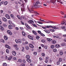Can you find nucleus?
Here are the masks:
<instances>
[{
  "label": "nucleus",
  "instance_id": "de8ad7c7",
  "mask_svg": "<svg viewBox=\"0 0 66 66\" xmlns=\"http://www.w3.org/2000/svg\"><path fill=\"white\" fill-rule=\"evenodd\" d=\"M62 58H60L59 59V62H61V61H62Z\"/></svg>",
  "mask_w": 66,
  "mask_h": 66
},
{
  "label": "nucleus",
  "instance_id": "ddd939ff",
  "mask_svg": "<svg viewBox=\"0 0 66 66\" xmlns=\"http://www.w3.org/2000/svg\"><path fill=\"white\" fill-rule=\"evenodd\" d=\"M12 54H13V55H16V52L14 51H13L12 52Z\"/></svg>",
  "mask_w": 66,
  "mask_h": 66
},
{
  "label": "nucleus",
  "instance_id": "4d7b16f0",
  "mask_svg": "<svg viewBox=\"0 0 66 66\" xmlns=\"http://www.w3.org/2000/svg\"><path fill=\"white\" fill-rule=\"evenodd\" d=\"M48 61L47 60H46L45 61V62L46 63H48Z\"/></svg>",
  "mask_w": 66,
  "mask_h": 66
},
{
  "label": "nucleus",
  "instance_id": "c85d7f7f",
  "mask_svg": "<svg viewBox=\"0 0 66 66\" xmlns=\"http://www.w3.org/2000/svg\"><path fill=\"white\" fill-rule=\"evenodd\" d=\"M22 34L23 36H25L26 34L24 32H22Z\"/></svg>",
  "mask_w": 66,
  "mask_h": 66
},
{
  "label": "nucleus",
  "instance_id": "79ce46f5",
  "mask_svg": "<svg viewBox=\"0 0 66 66\" xmlns=\"http://www.w3.org/2000/svg\"><path fill=\"white\" fill-rule=\"evenodd\" d=\"M26 49L27 50H29V47L28 46H26Z\"/></svg>",
  "mask_w": 66,
  "mask_h": 66
},
{
  "label": "nucleus",
  "instance_id": "13d9d810",
  "mask_svg": "<svg viewBox=\"0 0 66 66\" xmlns=\"http://www.w3.org/2000/svg\"><path fill=\"white\" fill-rule=\"evenodd\" d=\"M65 43H63L61 44V45L63 46H64L65 45Z\"/></svg>",
  "mask_w": 66,
  "mask_h": 66
},
{
  "label": "nucleus",
  "instance_id": "3c124183",
  "mask_svg": "<svg viewBox=\"0 0 66 66\" xmlns=\"http://www.w3.org/2000/svg\"><path fill=\"white\" fill-rule=\"evenodd\" d=\"M18 62H19L21 63V62H22V61H21V59H19L18 60Z\"/></svg>",
  "mask_w": 66,
  "mask_h": 66
},
{
  "label": "nucleus",
  "instance_id": "680f3d73",
  "mask_svg": "<svg viewBox=\"0 0 66 66\" xmlns=\"http://www.w3.org/2000/svg\"><path fill=\"white\" fill-rule=\"evenodd\" d=\"M42 55L43 56H45V54H44V53H42Z\"/></svg>",
  "mask_w": 66,
  "mask_h": 66
},
{
  "label": "nucleus",
  "instance_id": "0eeeda50",
  "mask_svg": "<svg viewBox=\"0 0 66 66\" xmlns=\"http://www.w3.org/2000/svg\"><path fill=\"white\" fill-rule=\"evenodd\" d=\"M5 47L7 48H8V49H11V47H10V46H9V45H8L6 44L5 45Z\"/></svg>",
  "mask_w": 66,
  "mask_h": 66
},
{
  "label": "nucleus",
  "instance_id": "49530a36",
  "mask_svg": "<svg viewBox=\"0 0 66 66\" xmlns=\"http://www.w3.org/2000/svg\"><path fill=\"white\" fill-rule=\"evenodd\" d=\"M38 32L39 34H40L42 33L41 32V31H40L38 30Z\"/></svg>",
  "mask_w": 66,
  "mask_h": 66
},
{
  "label": "nucleus",
  "instance_id": "f257e3e1",
  "mask_svg": "<svg viewBox=\"0 0 66 66\" xmlns=\"http://www.w3.org/2000/svg\"><path fill=\"white\" fill-rule=\"evenodd\" d=\"M40 4V3H39V1H37L35 3H34V5L35 7V8H36V7H38V4Z\"/></svg>",
  "mask_w": 66,
  "mask_h": 66
},
{
  "label": "nucleus",
  "instance_id": "9b49d317",
  "mask_svg": "<svg viewBox=\"0 0 66 66\" xmlns=\"http://www.w3.org/2000/svg\"><path fill=\"white\" fill-rule=\"evenodd\" d=\"M56 1V0H51V2L54 3Z\"/></svg>",
  "mask_w": 66,
  "mask_h": 66
},
{
  "label": "nucleus",
  "instance_id": "a878e982",
  "mask_svg": "<svg viewBox=\"0 0 66 66\" xmlns=\"http://www.w3.org/2000/svg\"><path fill=\"white\" fill-rule=\"evenodd\" d=\"M56 1H57V2H60V3L62 4V2L61 1V0H56Z\"/></svg>",
  "mask_w": 66,
  "mask_h": 66
},
{
  "label": "nucleus",
  "instance_id": "338daca9",
  "mask_svg": "<svg viewBox=\"0 0 66 66\" xmlns=\"http://www.w3.org/2000/svg\"><path fill=\"white\" fill-rule=\"evenodd\" d=\"M41 46L42 47H44L45 46L44 45H43V44H41Z\"/></svg>",
  "mask_w": 66,
  "mask_h": 66
},
{
  "label": "nucleus",
  "instance_id": "a211bd4d",
  "mask_svg": "<svg viewBox=\"0 0 66 66\" xmlns=\"http://www.w3.org/2000/svg\"><path fill=\"white\" fill-rule=\"evenodd\" d=\"M44 31L47 33H50V31L48 30H45Z\"/></svg>",
  "mask_w": 66,
  "mask_h": 66
},
{
  "label": "nucleus",
  "instance_id": "c9c22d12",
  "mask_svg": "<svg viewBox=\"0 0 66 66\" xmlns=\"http://www.w3.org/2000/svg\"><path fill=\"white\" fill-rule=\"evenodd\" d=\"M65 23V21H63L62 22H61V24H64V23Z\"/></svg>",
  "mask_w": 66,
  "mask_h": 66
},
{
  "label": "nucleus",
  "instance_id": "c03bdc74",
  "mask_svg": "<svg viewBox=\"0 0 66 66\" xmlns=\"http://www.w3.org/2000/svg\"><path fill=\"white\" fill-rule=\"evenodd\" d=\"M34 54L35 55H36L37 54V52H35L34 53Z\"/></svg>",
  "mask_w": 66,
  "mask_h": 66
},
{
  "label": "nucleus",
  "instance_id": "09e8293b",
  "mask_svg": "<svg viewBox=\"0 0 66 66\" xmlns=\"http://www.w3.org/2000/svg\"><path fill=\"white\" fill-rule=\"evenodd\" d=\"M41 41L42 43H45V40L42 39V40Z\"/></svg>",
  "mask_w": 66,
  "mask_h": 66
},
{
  "label": "nucleus",
  "instance_id": "e433bc0d",
  "mask_svg": "<svg viewBox=\"0 0 66 66\" xmlns=\"http://www.w3.org/2000/svg\"><path fill=\"white\" fill-rule=\"evenodd\" d=\"M22 51L23 52H24V48L23 47H22Z\"/></svg>",
  "mask_w": 66,
  "mask_h": 66
},
{
  "label": "nucleus",
  "instance_id": "473e14b6",
  "mask_svg": "<svg viewBox=\"0 0 66 66\" xmlns=\"http://www.w3.org/2000/svg\"><path fill=\"white\" fill-rule=\"evenodd\" d=\"M3 66H7V64L6 63H4L3 64Z\"/></svg>",
  "mask_w": 66,
  "mask_h": 66
},
{
  "label": "nucleus",
  "instance_id": "412c9836",
  "mask_svg": "<svg viewBox=\"0 0 66 66\" xmlns=\"http://www.w3.org/2000/svg\"><path fill=\"white\" fill-rule=\"evenodd\" d=\"M27 61L29 63H31V60L30 59H27Z\"/></svg>",
  "mask_w": 66,
  "mask_h": 66
},
{
  "label": "nucleus",
  "instance_id": "f704fd0d",
  "mask_svg": "<svg viewBox=\"0 0 66 66\" xmlns=\"http://www.w3.org/2000/svg\"><path fill=\"white\" fill-rule=\"evenodd\" d=\"M37 22H38V23H39V24H42L43 23V22L40 21H38Z\"/></svg>",
  "mask_w": 66,
  "mask_h": 66
},
{
  "label": "nucleus",
  "instance_id": "4468645a",
  "mask_svg": "<svg viewBox=\"0 0 66 66\" xmlns=\"http://www.w3.org/2000/svg\"><path fill=\"white\" fill-rule=\"evenodd\" d=\"M28 37L29 38H30V39H31V40H33V37L30 36H28Z\"/></svg>",
  "mask_w": 66,
  "mask_h": 66
},
{
  "label": "nucleus",
  "instance_id": "603ef678",
  "mask_svg": "<svg viewBox=\"0 0 66 66\" xmlns=\"http://www.w3.org/2000/svg\"><path fill=\"white\" fill-rule=\"evenodd\" d=\"M11 17H14V15L12 14L11 15Z\"/></svg>",
  "mask_w": 66,
  "mask_h": 66
},
{
  "label": "nucleus",
  "instance_id": "bb28decb",
  "mask_svg": "<svg viewBox=\"0 0 66 66\" xmlns=\"http://www.w3.org/2000/svg\"><path fill=\"white\" fill-rule=\"evenodd\" d=\"M4 3L5 5H6L7 4V2L5 1Z\"/></svg>",
  "mask_w": 66,
  "mask_h": 66
},
{
  "label": "nucleus",
  "instance_id": "c756f323",
  "mask_svg": "<svg viewBox=\"0 0 66 66\" xmlns=\"http://www.w3.org/2000/svg\"><path fill=\"white\" fill-rule=\"evenodd\" d=\"M50 31H51V32H54V31H55V30H54L53 29H50Z\"/></svg>",
  "mask_w": 66,
  "mask_h": 66
},
{
  "label": "nucleus",
  "instance_id": "4be33fe9",
  "mask_svg": "<svg viewBox=\"0 0 66 66\" xmlns=\"http://www.w3.org/2000/svg\"><path fill=\"white\" fill-rule=\"evenodd\" d=\"M32 33H33L34 34H35V35H37V33H36V32H35V31L33 30H32Z\"/></svg>",
  "mask_w": 66,
  "mask_h": 66
},
{
  "label": "nucleus",
  "instance_id": "cd10ccee",
  "mask_svg": "<svg viewBox=\"0 0 66 66\" xmlns=\"http://www.w3.org/2000/svg\"><path fill=\"white\" fill-rule=\"evenodd\" d=\"M39 21H42V22H46V21H44V20H42L40 19Z\"/></svg>",
  "mask_w": 66,
  "mask_h": 66
},
{
  "label": "nucleus",
  "instance_id": "2f4dec72",
  "mask_svg": "<svg viewBox=\"0 0 66 66\" xmlns=\"http://www.w3.org/2000/svg\"><path fill=\"white\" fill-rule=\"evenodd\" d=\"M55 47L56 48H59V47H60V45H55Z\"/></svg>",
  "mask_w": 66,
  "mask_h": 66
},
{
  "label": "nucleus",
  "instance_id": "5fc2aeb1",
  "mask_svg": "<svg viewBox=\"0 0 66 66\" xmlns=\"http://www.w3.org/2000/svg\"><path fill=\"white\" fill-rule=\"evenodd\" d=\"M45 28H49L50 26H46L45 27Z\"/></svg>",
  "mask_w": 66,
  "mask_h": 66
},
{
  "label": "nucleus",
  "instance_id": "6e6552de",
  "mask_svg": "<svg viewBox=\"0 0 66 66\" xmlns=\"http://www.w3.org/2000/svg\"><path fill=\"white\" fill-rule=\"evenodd\" d=\"M5 17L7 18V19H11V18H10L9 15L7 14H6L5 15Z\"/></svg>",
  "mask_w": 66,
  "mask_h": 66
},
{
  "label": "nucleus",
  "instance_id": "7ed1b4c3",
  "mask_svg": "<svg viewBox=\"0 0 66 66\" xmlns=\"http://www.w3.org/2000/svg\"><path fill=\"white\" fill-rule=\"evenodd\" d=\"M15 42L16 43H19V44H21L22 43V42L21 39H19L18 40L15 39Z\"/></svg>",
  "mask_w": 66,
  "mask_h": 66
},
{
  "label": "nucleus",
  "instance_id": "b1692460",
  "mask_svg": "<svg viewBox=\"0 0 66 66\" xmlns=\"http://www.w3.org/2000/svg\"><path fill=\"white\" fill-rule=\"evenodd\" d=\"M60 54L61 55H62L63 54V51H61L60 52Z\"/></svg>",
  "mask_w": 66,
  "mask_h": 66
},
{
  "label": "nucleus",
  "instance_id": "5701e85b",
  "mask_svg": "<svg viewBox=\"0 0 66 66\" xmlns=\"http://www.w3.org/2000/svg\"><path fill=\"white\" fill-rule=\"evenodd\" d=\"M3 20L4 21H7V20L5 18H3Z\"/></svg>",
  "mask_w": 66,
  "mask_h": 66
},
{
  "label": "nucleus",
  "instance_id": "aec40b11",
  "mask_svg": "<svg viewBox=\"0 0 66 66\" xmlns=\"http://www.w3.org/2000/svg\"><path fill=\"white\" fill-rule=\"evenodd\" d=\"M4 38L6 40H7L8 39L7 37L6 36H4Z\"/></svg>",
  "mask_w": 66,
  "mask_h": 66
},
{
  "label": "nucleus",
  "instance_id": "7c9ffc66",
  "mask_svg": "<svg viewBox=\"0 0 66 66\" xmlns=\"http://www.w3.org/2000/svg\"><path fill=\"white\" fill-rule=\"evenodd\" d=\"M36 37L37 39H39V38H40V37L38 36H36Z\"/></svg>",
  "mask_w": 66,
  "mask_h": 66
},
{
  "label": "nucleus",
  "instance_id": "774afa93",
  "mask_svg": "<svg viewBox=\"0 0 66 66\" xmlns=\"http://www.w3.org/2000/svg\"><path fill=\"white\" fill-rule=\"evenodd\" d=\"M23 62L24 63H26V61H25L24 60H23Z\"/></svg>",
  "mask_w": 66,
  "mask_h": 66
},
{
  "label": "nucleus",
  "instance_id": "864d4df0",
  "mask_svg": "<svg viewBox=\"0 0 66 66\" xmlns=\"http://www.w3.org/2000/svg\"><path fill=\"white\" fill-rule=\"evenodd\" d=\"M33 26H34V27H37V26H36L35 24H32Z\"/></svg>",
  "mask_w": 66,
  "mask_h": 66
},
{
  "label": "nucleus",
  "instance_id": "20e7f679",
  "mask_svg": "<svg viewBox=\"0 0 66 66\" xmlns=\"http://www.w3.org/2000/svg\"><path fill=\"white\" fill-rule=\"evenodd\" d=\"M22 7L21 8V10L22 12H23V11L24 12V11H25V7H24V4H22Z\"/></svg>",
  "mask_w": 66,
  "mask_h": 66
},
{
  "label": "nucleus",
  "instance_id": "4c0bfd02",
  "mask_svg": "<svg viewBox=\"0 0 66 66\" xmlns=\"http://www.w3.org/2000/svg\"><path fill=\"white\" fill-rule=\"evenodd\" d=\"M34 12L35 13V14L36 15H39V13H38L36 11Z\"/></svg>",
  "mask_w": 66,
  "mask_h": 66
},
{
  "label": "nucleus",
  "instance_id": "6e6d98bb",
  "mask_svg": "<svg viewBox=\"0 0 66 66\" xmlns=\"http://www.w3.org/2000/svg\"><path fill=\"white\" fill-rule=\"evenodd\" d=\"M6 52L7 53H9V50L8 49H6Z\"/></svg>",
  "mask_w": 66,
  "mask_h": 66
},
{
  "label": "nucleus",
  "instance_id": "0e129e2a",
  "mask_svg": "<svg viewBox=\"0 0 66 66\" xmlns=\"http://www.w3.org/2000/svg\"><path fill=\"white\" fill-rule=\"evenodd\" d=\"M9 22L10 24H11V21L10 20H9Z\"/></svg>",
  "mask_w": 66,
  "mask_h": 66
},
{
  "label": "nucleus",
  "instance_id": "39448f33",
  "mask_svg": "<svg viewBox=\"0 0 66 66\" xmlns=\"http://www.w3.org/2000/svg\"><path fill=\"white\" fill-rule=\"evenodd\" d=\"M46 22V23H53V24L55 23V22L52 21H48V22Z\"/></svg>",
  "mask_w": 66,
  "mask_h": 66
},
{
  "label": "nucleus",
  "instance_id": "052dcab7",
  "mask_svg": "<svg viewBox=\"0 0 66 66\" xmlns=\"http://www.w3.org/2000/svg\"><path fill=\"white\" fill-rule=\"evenodd\" d=\"M60 62H59V61L57 62V65H60Z\"/></svg>",
  "mask_w": 66,
  "mask_h": 66
},
{
  "label": "nucleus",
  "instance_id": "ea45409f",
  "mask_svg": "<svg viewBox=\"0 0 66 66\" xmlns=\"http://www.w3.org/2000/svg\"><path fill=\"white\" fill-rule=\"evenodd\" d=\"M53 51L54 52H56V51H57V50H56V48H55L53 50Z\"/></svg>",
  "mask_w": 66,
  "mask_h": 66
},
{
  "label": "nucleus",
  "instance_id": "393cba45",
  "mask_svg": "<svg viewBox=\"0 0 66 66\" xmlns=\"http://www.w3.org/2000/svg\"><path fill=\"white\" fill-rule=\"evenodd\" d=\"M12 56L9 57L8 59V60H12Z\"/></svg>",
  "mask_w": 66,
  "mask_h": 66
},
{
  "label": "nucleus",
  "instance_id": "dca6fc26",
  "mask_svg": "<svg viewBox=\"0 0 66 66\" xmlns=\"http://www.w3.org/2000/svg\"><path fill=\"white\" fill-rule=\"evenodd\" d=\"M28 6H27V7L29 10V11L30 12V13H33V12H34V11L32 10V9L31 10H29V8H28Z\"/></svg>",
  "mask_w": 66,
  "mask_h": 66
},
{
  "label": "nucleus",
  "instance_id": "e2e57ef3",
  "mask_svg": "<svg viewBox=\"0 0 66 66\" xmlns=\"http://www.w3.org/2000/svg\"><path fill=\"white\" fill-rule=\"evenodd\" d=\"M13 60H16V57H14L13 58Z\"/></svg>",
  "mask_w": 66,
  "mask_h": 66
},
{
  "label": "nucleus",
  "instance_id": "37998d69",
  "mask_svg": "<svg viewBox=\"0 0 66 66\" xmlns=\"http://www.w3.org/2000/svg\"><path fill=\"white\" fill-rule=\"evenodd\" d=\"M60 13L62 15H64V12L63 11H61Z\"/></svg>",
  "mask_w": 66,
  "mask_h": 66
},
{
  "label": "nucleus",
  "instance_id": "1a4fd4ad",
  "mask_svg": "<svg viewBox=\"0 0 66 66\" xmlns=\"http://www.w3.org/2000/svg\"><path fill=\"white\" fill-rule=\"evenodd\" d=\"M56 42V41H55V40H53L52 41V43L53 44H55Z\"/></svg>",
  "mask_w": 66,
  "mask_h": 66
},
{
  "label": "nucleus",
  "instance_id": "bf43d9fd",
  "mask_svg": "<svg viewBox=\"0 0 66 66\" xmlns=\"http://www.w3.org/2000/svg\"><path fill=\"white\" fill-rule=\"evenodd\" d=\"M65 26H63L62 27H61V28H62V29H65Z\"/></svg>",
  "mask_w": 66,
  "mask_h": 66
},
{
  "label": "nucleus",
  "instance_id": "423d86ee",
  "mask_svg": "<svg viewBox=\"0 0 66 66\" xmlns=\"http://www.w3.org/2000/svg\"><path fill=\"white\" fill-rule=\"evenodd\" d=\"M28 22L29 23L32 24L33 23H34V21H33L32 20H29V21H28Z\"/></svg>",
  "mask_w": 66,
  "mask_h": 66
},
{
  "label": "nucleus",
  "instance_id": "6ab92c4d",
  "mask_svg": "<svg viewBox=\"0 0 66 66\" xmlns=\"http://www.w3.org/2000/svg\"><path fill=\"white\" fill-rule=\"evenodd\" d=\"M47 39L48 42H51L52 40V39L51 38H47Z\"/></svg>",
  "mask_w": 66,
  "mask_h": 66
},
{
  "label": "nucleus",
  "instance_id": "f8f14e48",
  "mask_svg": "<svg viewBox=\"0 0 66 66\" xmlns=\"http://www.w3.org/2000/svg\"><path fill=\"white\" fill-rule=\"evenodd\" d=\"M26 59H29L30 58V56L29 55H26Z\"/></svg>",
  "mask_w": 66,
  "mask_h": 66
},
{
  "label": "nucleus",
  "instance_id": "f3484780",
  "mask_svg": "<svg viewBox=\"0 0 66 66\" xmlns=\"http://www.w3.org/2000/svg\"><path fill=\"white\" fill-rule=\"evenodd\" d=\"M0 29L2 30L3 31L4 30V28L1 26H0Z\"/></svg>",
  "mask_w": 66,
  "mask_h": 66
},
{
  "label": "nucleus",
  "instance_id": "f03ea898",
  "mask_svg": "<svg viewBox=\"0 0 66 66\" xmlns=\"http://www.w3.org/2000/svg\"><path fill=\"white\" fill-rule=\"evenodd\" d=\"M50 28H52V29H54L55 30H56L57 29H59V27H56L55 26H49Z\"/></svg>",
  "mask_w": 66,
  "mask_h": 66
},
{
  "label": "nucleus",
  "instance_id": "58836bf2",
  "mask_svg": "<svg viewBox=\"0 0 66 66\" xmlns=\"http://www.w3.org/2000/svg\"><path fill=\"white\" fill-rule=\"evenodd\" d=\"M8 34H10V35H12V32L10 31L8 33Z\"/></svg>",
  "mask_w": 66,
  "mask_h": 66
},
{
  "label": "nucleus",
  "instance_id": "9d476101",
  "mask_svg": "<svg viewBox=\"0 0 66 66\" xmlns=\"http://www.w3.org/2000/svg\"><path fill=\"white\" fill-rule=\"evenodd\" d=\"M29 47L31 48H34V46L33 45L31 44H29Z\"/></svg>",
  "mask_w": 66,
  "mask_h": 66
},
{
  "label": "nucleus",
  "instance_id": "8fccbe9b",
  "mask_svg": "<svg viewBox=\"0 0 66 66\" xmlns=\"http://www.w3.org/2000/svg\"><path fill=\"white\" fill-rule=\"evenodd\" d=\"M14 47L15 48H17V45H14Z\"/></svg>",
  "mask_w": 66,
  "mask_h": 66
},
{
  "label": "nucleus",
  "instance_id": "2eb2a0df",
  "mask_svg": "<svg viewBox=\"0 0 66 66\" xmlns=\"http://www.w3.org/2000/svg\"><path fill=\"white\" fill-rule=\"evenodd\" d=\"M8 27L10 29H12L13 28V26H12L11 25H9Z\"/></svg>",
  "mask_w": 66,
  "mask_h": 66
},
{
  "label": "nucleus",
  "instance_id": "a19ab883",
  "mask_svg": "<svg viewBox=\"0 0 66 66\" xmlns=\"http://www.w3.org/2000/svg\"><path fill=\"white\" fill-rule=\"evenodd\" d=\"M40 35L41 36H45V35L44 34H43L41 33L40 34Z\"/></svg>",
  "mask_w": 66,
  "mask_h": 66
},
{
  "label": "nucleus",
  "instance_id": "a18cd8bd",
  "mask_svg": "<svg viewBox=\"0 0 66 66\" xmlns=\"http://www.w3.org/2000/svg\"><path fill=\"white\" fill-rule=\"evenodd\" d=\"M54 47V46L53 45H52L51 46V48L52 49H53V48Z\"/></svg>",
  "mask_w": 66,
  "mask_h": 66
},
{
  "label": "nucleus",
  "instance_id": "69168bd1",
  "mask_svg": "<svg viewBox=\"0 0 66 66\" xmlns=\"http://www.w3.org/2000/svg\"><path fill=\"white\" fill-rule=\"evenodd\" d=\"M17 17H18V18L19 19L20 18V17L19 16V15H17Z\"/></svg>",
  "mask_w": 66,
  "mask_h": 66
},
{
  "label": "nucleus",
  "instance_id": "72a5a7b5",
  "mask_svg": "<svg viewBox=\"0 0 66 66\" xmlns=\"http://www.w3.org/2000/svg\"><path fill=\"white\" fill-rule=\"evenodd\" d=\"M0 41L1 42H2V43H4V40L3 39H1L0 40Z\"/></svg>",
  "mask_w": 66,
  "mask_h": 66
}]
</instances>
